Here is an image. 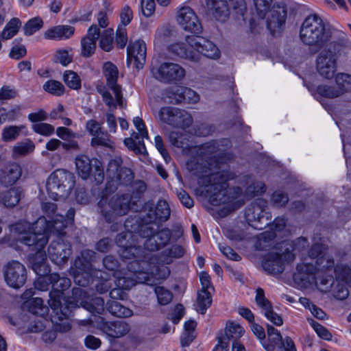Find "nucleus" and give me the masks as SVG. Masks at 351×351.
Masks as SVG:
<instances>
[{
  "label": "nucleus",
  "instance_id": "nucleus-52",
  "mask_svg": "<svg viewBox=\"0 0 351 351\" xmlns=\"http://www.w3.org/2000/svg\"><path fill=\"white\" fill-rule=\"evenodd\" d=\"M275 237L274 232H265L262 233L256 242V247L258 250H265L273 244V240Z\"/></svg>",
  "mask_w": 351,
  "mask_h": 351
},
{
  "label": "nucleus",
  "instance_id": "nucleus-35",
  "mask_svg": "<svg viewBox=\"0 0 351 351\" xmlns=\"http://www.w3.org/2000/svg\"><path fill=\"white\" fill-rule=\"evenodd\" d=\"M22 192L19 187L12 188L2 193L1 201L6 207H14L19 202Z\"/></svg>",
  "mask_w": 351,
  "mask_h": 351
},
{
  "label": "nucleus",
  "instance_id": "nucleus-25",
  "mask_svg": "<svg viewBox=\"0 0 351 351\" xmlns=\"http://www.w3.org/2000/svg\"><path fill=\"white\" fill-rule=\"evenodd\" d=\"M100 36V31L96 25H92L88 29L86 36L82 38L81 54L84 58H89L93 55L96 49V42Z\"/></svg>",
  "mask_w": 351,
  "mask_h": 351
},
{
  "label": "nucleus",
  "instance_id": "nucleus-14",
  "mask_svg": "<svg viewBox=\"0 0 351 351\" xmlns=\"http://www.w3.org/2000/svg\"><path fill=\"white\" fill-rule=\"evenodd\" d=\"M158 117L162 122L176 128H186L193 123V118L188 112L174 107L161 108Z\"/></svg>",
  "mask_w": 351,
  "mask_h": 351
},
{
  "label": "nucleus",
  "instance_id": "nucleus-1",
  "mask_svg": "<svg viewBox=\"0 0 351 351\" xmlns=\"http://www.w3.org/2000/svg\"><path fill=\"white\" fill-rule=\"evenodd\" d=\"M107 177L112 184L108 182L101 193L97 206L99 213L108 223L114 222L120 217L128 214L130 209L131 197L128 194L114 195L109 193L117 186L128 185L134 179L132 170L123 166V160L120 156H114L108 162Z\"/></svg>",
  "mask_w": 351,
  "mask_h": 351
},
{
  "label": "nucleus",
  "instance_id": "nucleus-5",
  "mask_svg": "<svg viewBox=\"0 0 351 351\" xmlns=\"http://www.w3.org/2000/svg\"><path fill=\"white\" fill-rule=\"evenodd\" d=\"M169 52L192 62H198L202 56L211 59L219 57L220 52L211 41L202 37L187 36L184 43H175L168 47Z\"/></svg>",
  "mask_w": 351,
  "mask_h": 351
},
{
  "label": "nucleus",
  "instance_id": "nucleus-39",
  "mask_svg": "<svg viewBox=\"0 0 351 351\" xmlns=\"http://www.w3.org/2000/svg\"><path fill=\"white\" fill-rule=\"evenodd\" d=\"M95 252L90 250H84L81 252L80 256L76 258L75 266L80 269H93L91 262Z\"/></svg>",
  "mask_w": 351,
  "mask_h": 351
},
{
  "label": "nucleus",
  "instance_id": "nucleus-21",
  "mask_svg": "<svg viewBox=\"0 0 351 351\" xmlns=\"http://www.w3.org/2000/svg\"><path fill=\"white\" fill-rule=\"evenodd\" d=\"M128 59L134 62L137 69L143 68L146 61L147 47L144 40H137L130 43L127 49Z\"/></svg>",
  "mask_w": 351,
  "mask_h": 351
},
{
  "label": "nucleus",
  "instance_id": "nucleus-23",
  "mask_svg": "<svg viewBox=\"0 0 351 351\" xmlns=\"http://www.w3.org/2000/svg\"><path fill=\"white\" fill-rule=\"evenodd\" d=\"M263 269L274 276L282 274L285 270L284 253L271 251L265 255L263 262Z\"/></svg>",
  "mask_w": 351,
  "mask_h": 351
},
{
  "label": "nucleus",
  "instance_id": "nucleus-33",
  "mask_svg": "<svg viewBox=\"0 0 351 351\" xmlns=\"http://www.w3.org/2000/svg\"><path fill=\"white\" fill-rule=\"evenodd\" d=\"M307 245L308 241L304 237H300L293 241L287 239V263L293 261L295 258V253L300 252Z\"/></svg>",
  "mask_w": 351,
  "mask_h": 351
},
{
  "label": "nucleus",
  "instance_id": "nucleus-41",
  "mask_svg": "<svg viewBox=\"0 0 351 351\" xmlns=\"http://www.w3.org/2000/svg\"><path fill=\"white\" fill-rule=\"evenodd\" d=\"M245 330L239 324L233 322L227 323L224 334L219 335V336H226L228 342L230 339L237 341L244 335Z\"/></svg>",
  "mask_w": 351,
  "mask_h": 351
},
{
  "label": "nucleus",
  "instance_id": "nucleus-10",
  "mask_svg": "<svg viewBox=\"0 0 351 351\" xmlns=\"http://www.w3.org/2000/svg\"><path fill=\"white\" fill-rule=\"evenodd\" d=\"M75 180L71 172L59 169L54 171L47 181V190L53 199L66 197L73 189Z\"/></svg>",
  "mask_w": 351,
  "mask_h": 351
},
{
  "label": "nucleus",
  "instance_id": "nucleus-58",
  "mask_svg": "<svg viewBox=\"0 0 351 351\" xmlns=\"http://www.w3.org/2000/svg\"><path fill=\"white\" fill-rule=\"evenodd\" d=\"M335 272L338 278L351 286V264L350 266L338 265Z\"/></svg>",
  "mask_w": 351,
  "mask_h": 351
},
{
  "label": "nucleus",
  "instance_id": "nucleus-19",
  "mask_svg": "<svg viewBox=\"0 0 351 351\" xmlns=\"http://www.w3.org/2000/svg\"><path fill=\"white\" fill-rule=\"evenodd\" d=\"M48 254L53 262L57 265L64 263L71 254V246L62 238L53 241L48 247Z\"/></svg>",
  "mask_w": 351,
  "mask_h": 351
},
{
  "label": "nucleus",
  "instance_id": "nucleus-55",
  "mask_svg": "<svg viewBox=\"0 0 351 351\" xmlns=\"http://www.w3.org/2000/svg\"><path fill=\"white\" fill-rule=\"evenodd\" d=\"M334 282L335 280L333 276L331 275H326L319 277V282L316 280V282H315L314 285L317 286V289L320 291L326 293L330 291Z\"/></svg>",
  "mask_w": 351,
  "mask_h": 351
},
{
  "label": "nucleus",
  "instance_id": "nucleus-2",
  "mask_svg": "<svg viewBox=\"0 0 351 351\" xmlns=\"http://www.w3.org/2000/svg\"><path fill=\"white\" fill-rule=\"evenodd\" d=\"M187 169L200 178L199 182L206 187L210 202L214 206L226 202V182L234 178V174L229 171L221 170L207 173L210 167L203 165V158H193L186 162Z\"/></svg>",
  "mask_w": 351,
  "mask_h": 351
},
{
  "label": "nucleus",
  "instance_id": "nucleus-32",
  "mask_svg": "<svg viewBox=\"0 0 351 351\" xmlns=\"http://www.w3.org/2000/svg\"><path fill=\"white\" fill-rule=\"evenodd\" d=\"M93 159L85 155H80L75 158V166L78 175L84 180L88 179L93 171Z\"/></svg>",
  "mask_w": 351,
  "mask_h": 351
},
{
  "label": "nucleus",
  "instance_id": "nucleus-60",
  "mask_svg": "<svg viewBox=\"0 0 351 351\" xmlns=\"http://www.w3.org/2000/svg\"><path fill=\"white\" fill-rule=\"evenodd\" d=\"M32 130L36 133L46 136L52 135L55 132L54 127L47 123H35L32 125Z\"/></svg>",
  "mask_w": 351,
  "mask_h": 351
},
{
  "label": "nucleus",
  "instance_id": "nucleus-4",
  "mask_svg": "<svg viewBox=\"0 0 351 351\" xmlns=\"http://www.w3.org/2000/svg\"><path fill=\"white\" fill-rule=\"evenodd\" d=\"M332 33L324 20L316 14H309L302 23L299 38L311 52L316 53L326 47L331 39Z\"/></svg>",
  "mask_w": 351,
  "mask_h": 351
},
{
  "label": "nucleus",
  "instance_id": "nucleus-42",
  "mask_svg": "<svg viewBox=\"0 0 351 351\" xmlns=\"http://www.w3.org/2000/svg\"><path fill=\"white\" fill-rule=\"evenodd\" d=\"M90 144L93 147L101 146L110 149L114 147V143L110 138V135L104 130L94 137H92Z\"/></svg>",
  "mask_w": 351,
  "mask_h": 351
},
{
  "label": "nucleus",
  "instance_id": "nucleus-56",
  "mask_svg": "<svg viewBox=\"0 0 351 351\" xmlns=\"http://www.w3.org/2000/svg\"><path fill=\"white\" fill-rule=\"evenodd\" d=\"M43 25V21L40 17L29 20L24 26L25 34L30 36L39 30Z\"/></svg>",
  "mask_w": 351,
  "mask_h": 351
},
{
  "label": "nucleus",
  "instance_id": "nucleus-3",
  "mask_svg": "<svg viewBox=\"0 0 351 351\" xmlns=\"http://www.w3.org/2000/svg\"><path fill=\"white\" fill-rule=\"evenodd\" d=\"M35 225L19 221L12 226V230L16 234L18 241L29 247L30 250L36 252L34 256L29 257V262L36 273L43 274L47 270L45 262L46 254L43 249L48 242L46 235L48 231L44 228L43 232H36Z\"/></svg>",
  "mask_w": 351,
  "mask_h": 351
},
{
  "label": "nucleus",
  "instance_id": "nucleus-24",
  "mask_svg": "<svg viewBox=\"0 0 351 351\" xmlns=\"http://www.w3.org/2000/svg\"><path fill=\"white\" fill-rule=\"evenodd\" d=\"M207 14L216 20L225 21L230 15L227 0H206Z\"/></svg>",
  "mask_w": 351,
  "mask_h": 351
},
{
  "label": "nucleus",
  "instance_id": "nucleus-48",
  "mask_svg": "<svg viewBox=\"0 0 351 351\" xmlns=\"http://www.w3.org/2000/svg\"><path fill=\"white\" fill-rule=\"evenodd\" d=\"M24 128L23 125H10L5 127L2 130V140L5 142L14 141L18 138Z\"/></svg>",
  "mask_w": 351,
  "mask_h": 351
},
{
  "label": "nucleus",
  "instance_id": "nucleus-9",
  "mask_svg": "<svg viewBox=\"0 0 351 351\" xmlns=\"http://www.w3.org/2000/svg\"><path fill=\"white\" fill-rule=\"evenodd\" d=\"M42 208L45 214L43 218H39L36 224L46 223V230L56 232L59 235L63 234V230L68 224L73 223L75 216V210L70 208L65 217L62 213H56L57 205L53 202H45Z\"/></svg>",
  "mask_w": 351,
  "mask_h": 351
},
{
  "label": "nucleus",
  "instance_id": "nucleus-38",
  "mask_svg": "<svg viewBox=\"0 0 351 351\" xmlns=\"http://www.w3.org/2000/svg\"><path fill=\"white\" fill-rule=\"evenodd\" d=\"M212 304V296L210 290L201 289L197 293L195 309L201 314H204Z\"/></svg>",
  "mask_w": 351,
  "mask_h": 351
},
{
  "label": "nucleus",
  "instance_id": "nucleus-31",
  "mask_svg": "<svg viewBox=\"0 0 351 351\" xmlns=\"http://www.w3.org/2000/svg\"><path fill=\"white\" fill-rule=\"evenodd\" d=\"M75 28L70 25H57L47 29L45 32V37L52 40H64L71 37Z\"/></svg>",
  "mask_w": 351,
  "mask_h": 351
},
{
  "label": "nucleus",
  "instance_id": "nucleus-46",
  "mask_svg": "<svg viewBox=\"0 0 351 351\" xmlns=\"http://www.w3.org/2000/svg\"><path fill=\"white\" fill-rule=\"evenodd\" d=\"M336 86L341 90V95L351 91V75L338 73L335 77Z\"/></svg>",
  "mask_w": 351,
  "mask_h": 351
},
{
  "label": "nucleus",
  "instance_id": "nucleus-59",
  "mask_svg": "<svg viewBox=\"0 0 351 351\" xmlns=\"http://www.w3.org/2000/svg\"><path fill=\"white\" fill-rule=\"evenodd\" d=\"M47 271L43 274H38L36 273L39 277L37 278L36 282H34L35 288L40 290V291H47L49 289V287L51 283V275L45 276L49 271L48 267L46 265Z\"/></svg>",
  "mask_w": 351,
  "mask_h": 351
},
{
  "label": "nucleus",
  "instance_id": "nucleus-18",
  "mask_svg": "<svg viewBox=\"0 0 351 351\" xmlns=\"http://www.w3.org/2000/svg\"><path fill=\"white\" fill-rule=\"evenodd\" d=\"M319 268L313 263L299 264L293 275V282L300 288H307L316 282V273Z\"/></svg>",
  "mask_w": 351,
  "mask_h": 351
},
{
  "label": "nucleus",
  "instance_id": "nucleus-53",
  "mask_svg": "<svg viewBox=\"0 0 351 351\" xmlns=\"http://www.w3.org/2000/svg\"><path fill=\"white\" fill-rule=\"evenodd\" d=\"M341 90L338 89L336 84L332 86L319 85L317 88V93L326 98H336L341 96Z\"/></svg>",
  "mask_w": 351,
  "mask_h": 351
},
{
  "label": "nucleus",
  "instance_id": "nucleus-61",
  "mask_svg": "<svg viewBox=\"0 0 351 351\" xmlns=\"http://www.w3.org/2000/svg\"><path fill=\"white\" fill-rule=\"evenodd\" d=\"M181 94H184V102L188 104H197L199 101V95L191 88L180 87L178 90Z\"/></svg>",
  "mask_w": 351,
  "mask_h": 351
},
{
  "label": "nucleus",
  "instance_id": "nucleus-54",
  "mask_svg": "<svg viewBox=\"0 0 351 351\" xmlns=\"http://www.w3.org/2000/svg\"><path fill=\"white\" fill-rule=\"evenodd\" d=\"M171 215V210L167 201L160 199L156 207V216L162 221H167Z\"/></svg>",
  "mask_w": 351,
  "mask_h": 351
},
{
  "label": "nucleus",
  "instance_id": "nucleus-12",
  "mask_svg": "<svg viewBox=\"0 0 351 351\" xmlns=\"http://www.w3.org/2000/svg\"><path fill=\"white\" fill-rule=\"evenodd\" d=\"M132 237V232H128L125 233L119 234L117 235L116 238V241L117 243L121 247V251L120 252V255L123 258L125 259H132L134 258V261L130 262L128 264V272L125 274H132L133 269L130 268L132 264H134L133 268H135L136 270L139 271L136 273L138 276L141 277H146L148 278L147 274L144 272L139 267V261L143 257V252L139 246L136 245H127L123 243V240L127 239L128 238H130Z\"/></svg>",
  "mask_w": 351,
  "mask_h": 351
},
{
  "label": "nucleus",
  "instance_id": "nucleus-11",
  "mask_svg": "<svg viewBox=\"0 0 351 351\" xmlns=\"http://www.w3.org/2000/svg\"><path fill=\"white\" fill-rule=\"evenodd\" d=\"M140 236L145 239L143 242L145 250L156 252L165 247L171 238V230L167 228L159 229L154 223H149L140 226Z\"/></svg>",
  "mask_w": 351,
  "mask_h": 351
},
{
  "label": "nucleus",
  "instance_id": "nucleus-16",
  "mask_svg": "<svg viewBox=\"0 0 351 351\" xmlns=\"http://www.w3.org/2000/svg\"><path fill=\"white\" fill-rule=\"evenodd\" d=\"M151 71L154 78L165 83L180 82L186 75L184 68L173 62H164L159 66H153Z\"/></svg>",
  "mask_w": 351,
  "mask_h": 351
},
{
  "label": "nucleus",
  "instance_id": "nucleus-26",
  "mask_svg": "<svg viewBox=\"0 0 351 351\" xmlns=\"http://www.w3.org/2000/svg\"><path fill=\"white\" fill-rule=\"evenodd\" d=\"M285 22V9L278 8V10L270 11V16L267 19V28L273 36L280 34L284 31Z\"/></svg>",
  "mask_w": 351,
  "mask_h": 351
},
{
  "label": "nucleus",
  "instance_id": "nucleus-64",
  "mask_svg": "<svg viewBox=\"0 0 351 351\" xmlns=\"http://www.w3.org/2000/svg\"><path fill=\"white\" fill-rule=\"evenodd\" d=\"M272 0H254V4L259 17L264 18L269 11Z\"/></svg>",
  "mask_w": 351,
  "mask_h": 351
},
{
  "label": "nucleus",
  "instance_id": "nucleus-40",
  "mask_svg": "<svg viewBox=\"0 0 351 351\" xmlns=\"http://www.w3.org/2000/svg\"><path fill=\"white\" fill-rule=\"evenodd\" d=\"M108 311L113 315L119 317H130L132 315V311L122 305L117 300H110L107 303Z\"/></svg>",
  "mask_w": 351,
  "mask_h": 351
},
{
  "label": "nucleus",
  "instance_id": "nucleus-50",
  "mask_svg": "<svg viewBox=\"0 0 351 351\" xmlns=\"http://www.w3.org/2000/svg\"><path fill=\"white\" fill-rule=\"evenodd\" d=\"M43 89L53 95L60 96L64 92V86L63 84L56 80H50L46 82L43 85Z\"/></svg>",
  "mask_w": 351,
  "mask_h": 351
},
{
  "label": "nucleus",
  "instance_id": "nucleus-49",
  "mask_svg": "<svg viewBox=\"0 0 351 351\" xmlns=\"http://www.w3.org/2000/svg\"><path fill=\"white\" fill-rule=\"evenodd\" d=\"M63 80L70 88L79 90L81 88V79L77 73L73 71H66L63 75Z\"/></svg>",
  "mask_w": 351,
  "mask_h": 351
},
{
  "label": "nucleus",
  "instance_id": "nucleus-44",
  "mask_svg": "<svg viewBox=\"0 0 351 351\" xmlns=\"http://www.w3.org/2000/svg\"><path fill=\"white\" fill-rule=\"evenodd\" d=\"M21 21L16 19H11L3 29L1 36L3 40H8L14 36L21 27Z\"/></svg>",
  "mask_w": 351,
  "mask_h": 351
},
{
  "label": "nucleus",
  "instance_id": "nucleus-37",
  "mask_svg": "<svg viewBox=\"0 0 351 351\" xmlns=\"http://www.w3.org/2000/svg\"><path fill=\"white\" fill-rule=\"evenodd\" d=\"M78 301L84 308L93 314H101L104 311V301L101 297L91 298L90 301ZM79 305L76 307H78Z\"/></svg>",
  "mask_w": 351,
  "mask_h": 351
},
{
  "label": "nucleus",
  "instance_id": "nucleus-34",
  "mask_svg": "<svg viewBox=\"0 0 351 351\" xmlns=\"http://www.w3.org/2000/svg\"><path fill=\"white\" fill-rule=\"evenodd\" d=\"M184 253L185 250L181 245H173L160 254L159 259L162 263L169 265L173 262L174 258L182 257Z\"/></svg>",
  "mask_w": 351,
  "mask_h": 351
},
{
  "label": "nucleus",
  "instance_id": "nucleus-29",
  "mask_svg": "<svg viewBox=\"0 0 351 351\" xmlns=\"http://www.w3.org/2000/svg\"><path fill=\"white\" fill-rule=\"evenodd\" d=\"M267 207V202L263 199H257L245 213V216L249 223L259 221L264 217V212Z\"/></svg>",
  "mask_w": 351,
  "mask_h": 351
},
{
  "label": "nucleus",
  "instance_id": "nucleus-57",
  "mask_svg": "<svg viewBox=\"0 0 351 351\" xmlns=\"http://www.w3.org/2000/svg\"><path fill=\"white\" fill-rule=\"evenodd\" d=\"M155 293L159 304L166 305L169 304L173 298L172 293L163 287H157L155 288Z\"/></svg>",
  "mask_w": 351,
  "mask_h": 351
},
{
  "label": "nucleus",
  "instance_id": "nucleus-36",
  "mask_svg": "<svg viewBox=\"0 0 351 351\" xmlns=\"http://www.w3.org/2000/svg\"><path fill=\"white\" fill-rule=\"evenodd\" d=\"M34 143L29 139L18 142L12 147V156L14 158L25 156L34 152Z\"/></svg>",
  "mask_w": 351,
  "mask_h": 351
},
{
  "label": "nucleus",
  "instance_id": "nucleus-8",
  "mask_svg": "<svg viewBox=\"0 0 351 351\" xmlns=\"http://www.w3.org/2000/svg\"><path fill=\"white\" fill-rule=\"evenodd\" d=\"M319 51L315 60L316 70L322 77L332 79L337 71V60L343 46L339 42L332 41Z\"/></svg>",
  "mask_w": 351,
  "mask_h": 351
},
{
  "label": "nucleus",
  "instance_id": "nucleus-27",
  "mask_svg": "<svg viewBox=\"0 0 351 351\" xmlns=\"http://www.w3.org/2000/svg\"><path fill=\"white\" fill-rule=\"evenodd\" d=\"M323 245L315 243L308 250V256L312 259H316L315 264L319 269H328L334 265L333 260L326 259L324 255Z\"/></svg>",
  "mask_w": 351,
  "mask_h": 351
},
{
  "label": "nucleus",
  "instance_id": "nucleus-17",
  "mask_svg": "<svg viewBox=\"0 0 351 351\" xmlns=\"http://www.w3.org/2000/svg\"><path fill=\"white\" fill-rule=\"evenodd\" d=\"M176 21L184 31L194 34L202 31L200 21L195 11L189 6H184L178 10Z\"/></svg>",
  "mask_w": 351,
  "mask_h": 351
},
{
  "label": "nucleus",
  "instance_id": "nucleus-45",
  "mask_svg": "<svg viewBox=\"0 0 351 351\" xmlns=\"http://www.w3.org/2000/svg\"><path fill=\"white\" fill-rule=\"evenodd\" d=\"M266 191L265 184L262 182H254L251 183L245 189L244 197L247 199L253 198L255 196L261 195Z\"/></svg>",
  "mask_w": 351,
  "mask_h": 351
},
{
  "label": "nucleus",
  "instance_id": "nucleus-20",
  "mask_svg": "<svg viewBox=\"0 0 351 351\" xmlns=\"http://www.w3.org/2000/svg\"><path fill=\"white\" fill-rule=\"evenodd\" d=\"M92 322L98 328L112 338H119L126 335L130 330L129 326L122 321L108 322L101 317H95V319Z\"/></svg>",
  "mask_w": 351,
  "mask_h": 351
},
{
  "label": "nucleus",
  "instance_id": "nucleus-63",
  "mask_svg": "<svg viewBox=\"0 0 351 351\" xmlns=\"http://www.w3.org/2000/svg\"><path fill=\"white\" fill-rule=\"evenodd\" d=\"M310 324L313 327V328L315 330L317 335L325 340L329 341L332 339V334L328 331V330L319 324L318 322H315L313 319L309 320Z\"/></svg>",
  "mask_w": 351,
  "mask_h": 351
},
{
  "label": "nucleus",
  "instance_id": "nucleus-6",
  "mask_svg": "<svg viewBox=\"0 0 351 351\" xmlns=\"http://www.w3.org/2000/svg\"><path fill=\"white\" fill-rule=\"evenodd\" d=\"M103 72L106 80L107 88L98 86L97 92L101 95L105 105L110 108L117 109L119 106L125 109L126 100L123 98L121 86L117 84L119 70L115 64L106 62L103 65Z\"/></svg>",
  "mask_w": 351,
  "mask_h": 351
},
{
  "label": "nucleus",
  "instance_id": "nucleus-15",
  "mask_svg": "<svg viewBox=\"0 0 351 351\" xmlns=\"http://www.w3.org/2000/svg\"><path fill=\"white\" fill-rule=\"evenodd\" d=\"M3 273L7 285L16 289L25 285L27 277L25 265L17 261L7 263L3 266Z\"/></svg>",
  "mask_w": 351,
  "mask_h": 351
},
{
  "label": "nucleus",
  "instance_id": "nucleus-28",
  "mask_svg": "<svg viewBox=\"0 0 351 351\" xmlns=\"http://www.w3.org/2000/svg\"><path fill=\"white\" fill-rule=\"evenodd\" d=\"M268 342L264 345L267 351H285V347L280 333L272 326L267 325Z\"/></svg>",
  "mask_w": 351,
  "mask_h": 351
},
{
  "label": "nucleus",
  "instance_id": "nucleus-7",
  "mask_svg": "<svg viewBox=\"0 0 351 351\" xmlns=\"http://www.w3.org/2000/svg\"><path fill=\"white\" fill-rule=\"evenodd\" d=\"M53 290L49 293V304L59 320L68 317L78 301L62 298L63 291L71 286L70 279L60 277L58 274H51Z\"/></svg>",
  "mask_w": 351,
  "mask_h": 351
},
{
  "label": "nucleus",
  "instance_id": "nucleus-51",
  "mask_svg": "<svg viewBox=\"0 0 351 351\" xmlns=\"http://www.w3.org/2000/svg\"><path fill=\"white\" fill-rule=\"evenodd\" d=\"M172 30L170 26L164 25L158 27L154 35V43L162 45L167 42L171 36Z\"/></svg>",
  "mask_w": 351,
  "mask_h": 351
},
{
  "label": "nucleus",
  "instance_id": "nucleus-30",
  "mask_svg": "<svg viewBox=\"0 0 351 351\" xmlns=\"http://www.w3.org/2000/svg\"><path fill=\"white\" fill-rule=\"evenodd\" d=\"M21 176V168L17 163L7 165L2 170L0 181L5 185L15 183Z\"/></svg>",
  "mask_w": 351,
  "mask_h": 351
},
{
  "label": "nucleus",
  "instance_id": "nucleus-62",
  "mask_svg": "<svg viewBox=\"0 0 351 351\" xmlns=\"http://www.w3.org/2000/svg\"><path fill=\"white\" fill-rule=\"evenodd\" d=\"M18 96L17 90L11 86L4 85L0 88V104Z\"/></svg>",
  "mask_w": 351,
  "mask_h": 351
},
{
  "label": "nucleus",
  "instance_id": "nucleus-13",
  "mask_svg": "<svg viewBox=\"0 0 351 351\" xmlns=\"http://www.w3.org/2000/svg\"><path fill=\"white\" fill-rule=\"evenodd\" d=\"M134 265L132 264L130 267L134 269L132 274H124L123 276H121L120 272L114 274L115 283L118 288L113 289L110 292V296L113 300H122L125 296L123 290L131 289L138 282L143 283L148 280L149 278L141 277L136 274L139 271L133 268Z\"/></svg>",
  "mask_w": 351,
  "mask_h": 351
},
{
  "label": "nucleus",
  "instance_id": "nucleus-22",
  "mask_svg": "<svg viewBox=\"0 0 351 351\" xmlns=\"http://www.w3.org/2000/svg\"><path fill=\"white\" fill-rule=\"evenodd\" d=\"M256 292V303L262 308L267 319L276 326H282L283 324L282 318L274 311L271 302L265 296L263 289L258 288Z\"/></svg>",
  "mask_w": 351,
  "mask_h": 351
},
{
  "label": "nucleus",
  "instance_id": "nucleus-47",
  "mask_svg": "<svg viewBox=\"0 0 351 351\" xmlns=\"http://www.w3.org/2000/svg\"><path fill=\"white\" fill-rule=\"evenodd\" d=\"M48 307L43 304L40 298H35L29 302V311L34 315L43 317L48 312Z\"/></svg>",
  "mask_w": 351,
  "mask_h": 351
},
{
  "label": "nucleus",
  "instance_id": "nucleus-43",
  "mask_svg": "<svg viewBox=\"0 0 351 351\" xmlns=\"http://www.w3.org/2000/svg\"><path fill=\"white\" fill-rule=\"evenodd\" d=\"M93 278V269H80L75 267L74 282L82 287L87 286Z\"/></svg>",
  "mask_w": 351,
  "mask_h": 351
}]
</instances>
